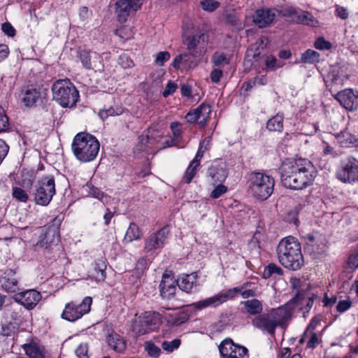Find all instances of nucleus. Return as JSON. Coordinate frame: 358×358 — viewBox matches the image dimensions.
Segmentation results:
<instances>
[{
    "mask_svg": "<svg viewBox=\"0 0 358 358\" xmlns=\"http://www.w3.org/2000/svg\"><path fill=\"white\" fill-rule=\"evenodd\" d=\"M278 171L282 185L295 190L313 185L317 173L312 162L301 158L283 162Z\"/></svg>",
    "mask_w": 358,
    "mask_h": 358,
    "instance_id": "1",
    "label": "nucleus"
},
{
    "mask_svg": "<svg viewBox=\"0 0 358 358\" xmlns=\"http://www.w3.org/2000/svg\"><path fill=\"white\" fill-rule=\"evenodd\" d=\"M289 306V304H285L278 308H272L267 313H262L252 320V325L273 336L277 327H283L291 319L292 313Z\"/></svg>",
    "mask_w": 358,
    "mask_h": 358,
    "instance_id": "2",
    "label": "nucleus"
},
{
    "mask_svg": "<svg viewBox=\"0 0 358 358\" xmlns=\"http://www.w3.org/2000/svg\"><path fill=\"white\" fill-rule=\"evenodd\" d=\"M276 252L279 262L285 268L296 271L304 264L300 243L293 236L282 239L278 245Z\"/></svg>",
    "mask_w": 358,
    "mask_h": 358,
    "instance_id": "3",
    "label": "nucleus"
},
{
    "mask_svg": "<svg viewBox=\"0 0 358 358\" xmlns=\"http://www.w3.org/2000/svg\"><path fill=\"white\" fill-rule=\"evenodd\" d=\"M71 148L76 158L85 163L92 162L96 157L99 152L100 143L92 134L80 132L75 136Z\"/></svg>",
    "mask_w": 358,
    "mask_h": 358,
    "instance_id": "4",
    "label": "nucleus"
},
{
    "mask_svg": "<svg viewBox=\"0 0 358 358\" xmlns=\"http://www.w3.org/2000/svg\"><path fill=\"white\" fill-rule=\"evenodd\" d=\"M248 183L252 195L257 199L265 201L273 192L275 180L264 173L253 172L250 175Z\"/></svg>",
    "mask_w": 358,
    "mask_h": 358,
    "instance_id": "5",
    "label": "nucleus"
},
{
    "mask_svg": "<svg viewBox=\"0 0 358 358\" xmlns=\"http://www.w3.org/2000/svg\"><path fill=\"white\" fill-rule=\"evenodd\" d=\"M54 99L62 107L74 106L79 98V92L69 80H58L52 87Z\"/></svg>",
    "mask_w": 358,
    "mask_h": 358,
    "instance_id": "6",
    "label": "nucleus"
},
{
    "mask_svg": "<svg viewBox=\"0 0 358 358\" xmlns=\"http://www.w3.org/2000/svg\"><path fill=\"white\" fill-rule=\"evenodd\" d=\"M162 322V316L159 313L146 311L134 322L132 331L138 336H143L158 329Z\"/></svg>",
    "mask_w": 358,
    "mask_h": 358,
    "instance_id": "7",
    "label": "nucleus"
},
{
    "mask_svg": "<svg viewBox=\"0 0 358 358\" xmlns=\"http://www.w3.org/2000/svg\"><path fill=\"white\" fill-rule=\"evenodd\" d=\"M56 193L53 176L42 177L37 182L34 193V202L41 206H48Z\"/></svg>",
    "mask_w": 358,
    "mask_h": 358,
    "instance_id": "8",
    "label": "nucleus"
},
{
    "mask_svg": "<svg viewBox=\"0 0 358 358\" xmlns=\"http://www.w3.org/2000/svg\"><path fill=\"white\" fill-rule=\"evenodd\" d=\"M336 178L345 184L358 182V159L352 156H347L341 160L336 172Z\"/></svg>",
    "mask_w": 358,
    "mask_h": 358,
    "instance_id": "9",
    "label": "nucleus"
},
{
    "mask_svg": "<svg viewBox=\"0 0 358 358\" xmlns=\"http://www.w3.org/2000/svg\"><path fill=\"white\" fill-rule=\"evenodd\" d=\"M304 250L313 259L324 255L327 250V241L320 233L308 234L301 236Z\"/></svg>",
    "mask_w": 358,
    "mask_h": 358,
    "instance_id": "10",
    "label": "nucleus"
},
{
    "mask_svg": "<svg viewBox=\"0 0 358 358\" xmlns=\"http://www.w3.org/2000/svg\"><path fill=\"white\" fill-rule=\"evenodd\" d=\"M92 299L86 296L79 304L70 302L66 304L62 313V317L69 322H75L90 311Z\"/></svg>",
    "mask_w": 358,
    "mask_h": 358,
    "instance_id": "11",
    "label": "nucleus"
},
{
    "mask_svg": "<svg viewBox=\"0 0 358 358\" xmlns=\"http://www.w3.org/2000/svg\"><path fill=\"white\" fill-rule=\"evenodd\" d=\"M184 44L194 57H199L206 52L207 36L201 32L188 35L184 39Z\"/></svg>",
    "mask_w": 358,
    "mask_h": 358,
    "instance_id": "12",
    "label": "nucleus"
},
{
    "mask_svg": "<svg viewBox=\"0 0 358 358\" xmlns=\"http://www.w3.org/2000/svg\"><path fill=\"white\" fill-rule=\"evenodd\" d=\"M218 349L222 358H248V349L236 344L229 338L223 340L219 345Z\"/></svg>",
    "mask_w": 358,
    "mask_h": 358,
    "instance_id": "13",
    "label": "nucleus"
},
{
    "mask_svg": "<svg viewBox=\"0 0 358 358\" xmlns=\"http://www.w3.org/2000/svg\"><path fill=\"white\" fill-rule=\"evenodd\" d=\"M316 297L317 296L310 292V290L302 289L299 291L294 297L286 304H289V307L292 314V310L294 308V306H300L301 309L304 310V313H308L313 307L314 300Z\"/></svg>",
    "mask_w": 358,
    "mask_h": 358,
    "instance_id": "14",
    "label": "nucleus"
},
{
    "mask_svg": "<svg viewBox=\"0 0 358 358\" xmlns=\"http://www.w3.org/2000/svg\"><path fill=\"white\" fill-rule=\"evenodd\" d=\"M59 226V222L54 220L53 223L48 225L45 233L41 236L37 246L48 249L52 245H57L60 237Z\"/></svg>",
    "mask_w": 358,
    "mask_h": 358,
    "instance_id": "15",
    "label": "nucleus"
},
{
    "mask_svg": "<svg viewBox=\"0 0 358 358\" xmlns=\"http://www.w3.org/2000/svg\"><path fill=\"white\" fill-rule=\"evenodd\" d=\"M210 113V106L203 103L196 108L190 110L185 115V119L188 123L198 124L200 127L203 128L207 124V120L209 118Z\"/></svg>",
    "mask_w": 358,
    "mask_h": 358,
    "instance_id": "16",
    "label": "nucleus"
},
{
    "mask_svg": "<svg viewBox=\"0 0 358 358\" xmlns=\"http://www.w3.org/2000/svg\"><path fill=\"white\" fill-rule=\"evenodd\" d=\"M142 3L143 0H118L115 3V13L118 21L124 22L131 13L141 8Z\"/></svg>",
    "mask_w": 358,
    "mask_h": 358,
    "instance_id": "17",
    "label": "nucleus"
},
{
    "mask_svg": "<svg viewBox=\"0 0 358 358\" xmlns=\"http://www.w3.org/2000/svg\"><path fill=\"white\" fill-rule=\"evenodd\" d=\"M169 234L167 227H164L157 231L152 234L145 241V246L143 250L145 252L162 248L164 245L165 241Z\"/></svg>",
    "mask_w": 358,
    "mask_h": 358,
    "instance_id": "18",
    "label": "nucleus"
},
{
    "mask_svg": "<svg viewBox=\"0 0 358 358\" xmlns=\"http://www.w3.org/2000/svg\"><path fill=\"white\" fill-rule=\"evenodd\" d=\"M334 98L349 111L358 108V94L352 89H345L333 94Z\"/></svg>",
    "mask_w": 358,
    "mask_h": 358,
    "instance_id": "19",
    "label": "nucleus"
},
{
    "mask_svg": "<svg viewBox=\"0 0 358 358\" xmlns=\"http://www.w3.org/2000/svg\"><path fill=\"white\" fill-rule=\"evenodd\" d=\"M14 299L27 309L31 310L41 299V294L35 289H29L15 294Z\"/></svg>",
    "mask_w": 358,
    "mask_h": 358,
    "instance_id": "20",
    "label": "nucleus"
},
{
    "mask_svg": "<svg viewBox=\"0 0 358 358\" xmlns=\"http://www.w3.org/2000/svg\"><path fill=\"white\" fill-rule=\"evenodd\" d=\"M22 347L29 358H50L45 348L36 340H31Z\"/></svg>",
    "mask_w": 358,
    "mask_h": 358,
    "instance_id": "21",
    "label": "nucleus"
},
{
    "mask_svg": "<svg viewBox=\"0 0 358 358\" xmlns=\"http://www.w3.org/2000/svg\"><path fill=\"white\" fill-rule=\"evenodd\" d=\"M275 13L270 8L257 9L253 15V22L259 28H264L270 25L274 20Z\"/></svg>",
    "mask_w": 358,
    "mask_h": 358,
    "instance_id": "22",
    "label": "nucleus"
},
{
    "mask_svg": "<svg viewBox=\"0 0 358 358\" xmlns=\"http://www.w3.org/2000/svg\"><path fill=\"white\" fill-rule=\"evenodd\" d=\"M207 173L213 184L223 182L228 176L225 164L220 162H213L208 169Z\"/></svg>",
    "mask_w": 358,
    "mask_h": 358,
    "instance_id": "23",
    "label": "nucleus"
},
{
    "mask_svg": "<svg viewBox=\"0 0 358 358\" xmlns=\"http://www.w3.org/2000/svg\"><path fill=\"white\" fill-rule=\"evenodd\" d=\"M176 291V280L167 274H163L159 284L160 296L164 299H172Z\"/></svg>",
    "mask_w": 358,
    "mask_h": 358,
    "instance_id": "24",
    "label": "nucleus"
},
{
    "mask_svg": "<svg viewBox=\"0 0 358 358\" xmlns=\"http://www.w3.org/2000/svg\"><path fill=\"white\" fill-rule=\"evenodd\" d=\"M0 283L6 292H15L19 289L18 280L15 271L13 269H8L3 273L0 278Z\"/></svg>",
    "mask_w": 358,
    "mask_h": 358,
    "instance_id": "25",
    "label": "nucleus"
},
{
    "mask_svg": "<svg viewBox=\"0 0 358 358\" xmlns=\"http://www.w3.org/2000/svg\"><path fill=\"white\" fill-rule=\"evenodd\" d=\"M5 322L14 325L20 323L22 320V308L18 304H10L7 306L3 313Z\"/></svg>",
    "mask_w": 358,
    "mask_h": 358,
    "instance_id": "26",
    "label": "nucleus"
},
{
    "mask_svg": "<svg viewBox=\"0 0 358 358\" xmlns=\"http://www.w3.org/2000/svg\"><path fill=\"white\" fill-rule=\"evenodd\" d=\"M197 278L196 272L182 274L177 280V285L181 290L190 293L192 292V289L196 286Z\"/></svg>",
    "mask_w": 358,
    "mask_h": 358,
    "instance_id": "27",
    "label": "nucleus"
},
{
    "mask_svg": "<svg viewBox=\"0 0 358 358\" xmlns=\"http://www.w3.org/2000/svg\"><path fill=\"white\" fill-rule=\"evenodd\" d=\"M241 304L244 307L245 312L249 315H255L256 317L262 313L263 304L259 299H249L242 301Z\"/></svg>",
    "mask_w": 358,
    "mask_h": 358,
    "instance_id": "28",
    "label": "nucleus"
},
{
    "mask_svg": "<svg viewBox=\"0 0 358 358\" xmlns=\"http://www.w3.org/2000/svg\"><path fill=\"white\" fill-rule=\"evenodd\" d=\"M15 325L8 323L1 324L0 328V343L8 345L13 341L15 335Z\"/></svg>",
    "mask_w": 358,
    "mask_h": 358,
    "instance_id": "29",
    "label": "nucleus"
},
{
    "mask_svg": "<svg viewBox=\"0 0 358 358\" xmlns=\"http://www.w3.org/2000/svg\"><path fill=\"white\" fill-rule=\"evenodd\" d=\"M221 304L222 302L220 301V296L218 294H217L203 300L193 303L191 304V306H192L196 310H202L208 307L216 308Z\"/></svg>",
    "mask_w": 358,
    "mask_h": 358,
    "instance_id": "30",
    "label": "nucleus"
},
{
    "mask_svg": "<svg viewBox=\"0 0 358 358\" xmlns=\"http://www.w3.org/2000/svg\"><path fill=\"white\" fill-rule=\"evenodd\" d=\"M108 345L115 351L122 352L126 349V342L116 333H111L107 337Z\"/></svg>",
    "mask_w": 358,
    "mask_h": 358,
    "instance_id": "31",
    "label": "nucleus"
},
{
    "mask_svg": "<svg viewBox=\"0 0 358 358\" xmlns=\"http://www.w3.org/2000/svg\"><path fill=\"white\" fill-rule=\"evenodd\" d=\"M292 22L308 26H315V24L317 23V21L311 13L304 10L298 11L295 18H292Z\"/></svg>",
    "mask_w": 358,
    "mask_h": 358,
    "instance_id": "32",
    "label": "nucleus"
},
{
    "mask_svg": "<svg viewBox=\"0 0 358 358\" xmlns=\"http://www.w3.org/2000/svg\"><path fill=\"white\" fill-rule=\"evenodd\" d=\"M125 109L120 105L111 106L108 108L106 106L101 109L98 113L99 117L102 120H106L109 117L117 116L122 115Z\"/></svg>",
    "mask_w": 358,
    "mask_h": 358,
    "instance_id": "33",
    "label": "nucleus"
},
{
    "mask_svg": "<svg viewBox=\"0 0 358 358\" xmlns=\"http://www.w3.org/2000/svg\"><path fill=\"white\" fill-rule=\"evenodd\" d=\"M335 137L339 145L343 148H349L357 142L356 137L347 130L341 131Z\"/></svg>",
    "mask_w": 358,
    "mask_h": 358,
    "instance_id": "34",
    "label": "nucleus"
},
{
    "mask_svg": "<svg viewBox=\"0 0 358 358\" xmlns=\"http://www.w3.org/2000/svg\"><path fill=\"white\" fill-rule=\"evenodd\" d=\"M41 97V92L36 88L26 90L23 97V101L26 106H34Z\"/></svg>",
    "mask_w": 358,
    "mask_h": 358,
    "instance_id": "35",
    "label": "nucleus"
},
{
    "mask_svg": "<svg viewBox=\"0 0 358 358\" xmlns=\"http://www.w3.org/2000/svg\"><path fill=\"white\" fill-rule=\"evenodd\" d=\"M266 128L271 131L281 132L283 129V117L279 114L269 119L266 123Z\"/></svg>",
    "mask_w": 358,
    "mask_h": 358,
    "instance_id": "36",
    "label": "nucleus"
},
{
    "mask_svg": "<svg viewBox=\"0 0 358 358\" xmlns=\"http://www.w3.org/2000/svg\"><path fill=\"white\" fill-rule=\"evenodd\" d=\"M142 234L139 230L138 226L131 222L128 227L125 236L124 240L127 242H131L134 240H138L141 238Z\"/></svg>",
    "mask_w": 358,
    "mask_h": 358,
    "instance_id": "37",
    "label": "nucleus"
},
{
    "mask_svg": "<svg viewBox=\"0 0 358 358\" xmlns=\"http://www.w3.org/2000/svg\"><path fill=\"white\" fill-rule=\"evenodd\" d=\"M282 274V269L280 266H277L273 263H271L264 268L262 273V277L264 279H268L273 276H280Z\"/></svg>",
    "mask_w": 358,
    "mask_h": 358,
    "instance_id": "38",
    "label": "nucleus"
},
{
    "mask_svg": "<svg viewBox=\"0 0 358 358\" xmlns=\"http://www.w3.org/2000/svg\"><path fill=\"white\" fill-rule=\"evenodd\" d=\"M12 196L15 201L24 203H27L29 200V196L27 191L20 187H13Z\"/></svg>",
    "mask_w": 358,
    "mask_h": 358,
    "instance_id": "39",
    "label": "nucleus"
},
{
    "mask_svg": "<svg viewBox=\"0 0 358 358\" xmlns=\"http://www.w3.org/2000/svg\"><path fill=\"white\" fill-rule=\"evenodd\" d=\"M106 264L103 260H99L95 262L94 270L95 271L94 278L96 280L103 281L106 278Z\"/></svg>",
    "mask_w": 358,
    "mask_h": 358,
    "instance_id": "40",
    "label": "nucleus"
},
{
    "mask_svg": "<svg viewBox=\"0 0 358 358\" xmlns=\"http://www.w3.org/2000/svg\"><path fill=\"white\" fill-rule=\"evenodd\" d=\"M301 61L306 64L318 62L320 61V54L317 51L308 49L301 55Z\"/></svg>",
    "mask_w": 358,
    "mask_h": 358,
    "instance_id": "41",
    "label": "nucleus"
},
{
    "mask_svg": "<svg viewBox=\"0 0 358 358\" xmlns=\"http://www.w3.org/2000/svg\"><path fill=\"white\" fill-rule=\"evenodd\" d=\"M80 59L83 65V66L87 69H92V55H96L95 52H92L88 50H80L78 52Z\"/></svg>",
    "mask_w": 358,
    "mask_h": 358,
    "instance_id": "42",
    "label": "nucleus"
},
{
    "mask_svg": "<svg viewBox=\"0 0 358 358\" xmlns=\"http://www.w3.org/2000/svg\"><path fill=\"white\" fill-rule=\"evenodd\" d=\"M239 292H241L240 289L238 287H235L231 289H229L225 292H219L217 294L222 304L228 300L234 299Z\"/></svg>",
    "mask_w": 358,
    "mask_h": 358,
    "instance_id": "43",
    "label": "nucleus"
},
{
    "mask_svg": "<svg viewBox=\"0 0 358 358\" xmlns=\"http://www.w3.org/2000/svg\"><path fill=\"white\" fill-rule=\"evenodd\" d=\"M144 349L150 357L154 358L159 357L162 352L161 349L152 341H146L144 344Z\"/></svg>",
    "mask_w": 358,
    "mask_h": 358,
    "instance_id": "44",
    "label": "nucleus"
},
{
    "mask_svg": "<svg viewBox=\"0 0 358 358\" xmlns=\"http://www.w3.org/2000/svg\"><path fill=\"white\" fill-rule=\"evenodd\" d=\"M211 62L215 66H219L229 64L230 59L227 57L225 53L215 52L212 56Z\"/></svg>",
    "mask_w": 358,
    "mask_h": 358,
    "instance_id": "45",
    "label": "nucleus"
},
{
    "mask_svg": "<svg viewBox=\"0 0 358 358\" xmlns=\"http://www.w3.org/2000/svg\"><path fill=\"white\" fill-rule=\"evenodd\" d=\"M338 75L332 72L329 73L327 76V79L326 83V86L331 92V94H334V92H337L338 88L336 87L337 81L338 80Z\"/></svg>",
    "mask_w": 358,
    "mask_h": 358,
    "instance_id": "46",
    "label": "nucleus"
},
{
    "mask_svg": "<svg viewBox=\"0 0 358 358\" xmlns=\"http://www.w3.org/2000/svg\"><path fill=\"white\" fill-rule=\"evenodd\" d=\"M198 167L192 164H189L182 178L185 183H190L198 171Z\"/></svg>",
    "mask_w": 358,
    "mask_h": 358,
    "instance_id": "47",
    "label": "nucleus"
},
{
    "mask_svg": "<svg viewBox=\"0 0 358 358\" xmlns=\"http://www.w3.org/2000/svg\"><path fill=\"white\" fill-rule=\"evenodd\" d=\"M181 343V341L179 338H176L172 341H164L162 343V348L164 350L168 352H172L173 350L178 349Z\"/></svg>",
    "mask_w": 358,
    "mask_h": 358,
    "instance_id": "48",
    "label": "nucleus"
},
{
    "mask_svg": "<svg viewBox=\"0 0 358 358\" xmlns=\"http://www.w3.org/2000/svg\"><path fill=\"white\" fill-rule=\"evenodd\" d=\"M200 4L204 10L213 12L220 6V3L215 0H203Z\"/></svg>",
    "mask_w": 358,
    "mask_h": 358,
    "instance_id": "49",
    "label": "nucleus"
},
{
    "mask_svg": "<svg viewBox=\"0 0 358 358\" xmlns=\"http://www.w3.org/2000/svg\"><path fill=\"white\" fill-rule=\"evenodd\" d=\"M195 58L189 52V53H182L183 69L194 68L197 65V62L193 59Z\"/></svg>",
    "mask_w": 358,
    "mask_h": 358,
    "instance_id": "50",
    "label": "nucleus"
},
{
    "mask_svg": "<svg viewBox=\"0 0 358 358\" xmlns=\"http://www.w3.org/2000/svg\"><path fill=\"white\" fill-rule=\"evenodd\" d=\"M224 19L227 23L233 26H237L240 24V18L234 10L227 12L224 15Z\"/></svg>",
    "mask_w": 358,
    "mask_h": 358,
    "instance_id": "51",
    "label": "nucleus"
},
{
    "mask_svg": "<svg viewBox=\"0 0 358 358\" xmlns=\"http://www.w3.org/2000/svg\"><path fill=\"white\" fill-rule=\"evenodd\" d=\"M9 129L8 117L3 108L0 107V132H4Z\"/></svg>",
    "mask_w": 358,
    "mask_h": 358,
    "instance_id": "52",
    "label": "nucleus"
},
{
    "mask_svg": "<svg viewBox=\"0 0 358 358\" xmlns=\"http://www.w3.org/2000/svg\"><path fill=\"white\" fill-rule=\"evenodd\" d=\"M170 129L172 131L173 138L176 139V141L180 143L182 137L180 124L178 122H171Z\"/></svg>",
    "mask_w": 358,
    "mask_h": 358,
    "instance_id": "53",
    "label": "nucleus"
},
{
    "mask_svg": "<svg viewBox=\"0 0 358 358\" xmlns=\"http://www.w3.org/2000/svg\"><path fill=\"white\" fill-rule=\"evenodd\" d=\"M148 260L145 257L140 258L136 265L135 270L138 275H142L148 267Z\"/></svg>",
    "mask_w": 358,
    "mask_h": 358,
    "instance_id": "54",
    "label": "nucleus"
},
{
    "mask_svg": "<svg viewBox=\"0 0 358 358\" xmlns=\"http://www.w3.org/2000/svg\"><path fill=\"white\" fill-rule=\"evenodd\" d=\"M277 59L273 55H267L265 59V65L266 69L270 71H274L277 67H281V64H276Z\"/></svg>",
    "mask_w": 358,
    "mask_h": 358,
    "instance_id": "55",
    "label": "nucleus"
},
{
    "mask_svg": "<svg viewBox=\"0 0 358 358\" xmlns=\"http://www.w3.org/2000/svg\"><path fill=\"white\" fill-rule=\"evenodd\" d=\"M284 220L288 223L294 224L295 226H298L299 223V220L298 219V212L296 210H291L288 212L285 215Z\"/></svg>",
    "mask_w": 358,
    "mask_h": 358,
    "instance_id": "56",
    "label": "nucleus"
},
{
    "mask_svg": "<svg viewBox=\"0 0 358 358\" xmlns=\"http://www.w3.org/2000/svg\"><path fill=\"white\" fill-rule=\"evenodd\" d=\"M298 10L292 7V6H288L283 8L280 11V15L284 17H291V18H295V16L297 14ZM292 19H291L292 20Z\"/></svg>",
    "mask_w": 358,
    "mask_h": 358,
    "instance_id": "57",
    "label": "nucleus"
},
{
    "mask_svg": "<svg viewBox=\"0 0 358 358\" xmlns=\"http://www.w3.org/2000/svg\"><path fill=\"white\" fill-rule=\"evenodd\" d=\"M171 57V55L167 51H162L157 53L156 58H155V63L158 66H163L164 64V62L168 61Z\"/></svg>",
    "mask_w": 358,
    "mask_h": 358,
    "instance_id": "58",
    "label": "nucleus"
},
{
    "mask_svg": "<svg viewBox=\"0 0 358 358\" xmlns=\"http://www.w3.org/2000/svg\"><path fill=\"white\" fill-rule=\"evenodd\" d=\"M314 46L318 50H330L332 47L330 42L324 40V38L322 37L318 38L315 41Z\"/></svg>",
    "mask_w": 358,
    "mask_h": 358,
    "instance_id": "59",
    "label": "nucleus"
},
{
    "mask_svg": "<svg viewBox=\"0 0 358 358\" xmlns=\"http://www.w3.org/2000/svg\"><path fill=\"white\" fill-rule=\"evenodd\" d=\"M76 354L79 358H90L88 355V345L87 343H81L76 350Z\"/></svg>",
    "mask_w": 358,
    "mask_h": 358,
    "instance_id": "60",
    "label": "nucleus"
},
{
    "mask_svg": "<svg viewBox=\"0 0 358 358\" xmlns=\"http://www.w3.org/2000/svg\"><path fill=\"white\" fill-rule=\"evenodd\" d=\"M227 192V187L222 184L218 185L211 192L210 196L213 199H217Z\"/></svg>",
    "mask_w": 358,
    "mask_h": 358,
    "instance_id": "61",
    "label": "nucleus"
},
{
    "mask_svg": "<svg viewBox=\"0 0 358 358\" xmlns=\"http://www.w3.org/2000/svg\"><path fill=\"white\" fill-rule=\"evenodd\" d=\"M178 88V85L174 82L169 80L166 85L165 90L162 92V95L164 97H167L171 94H173L176 89Z\"/></svg>",
    "mask_w": 358,
    "mask_h": 358,
    "instance_id": "62",
    "label": "nucleus"
},
{
    "mask_svg": "<svg viewBox=\"0 0 358 358\" xmlns=\"http://www.w3.org/2000/svg\"><path fill=\"white\" fill-rule=\"evenodd\" d=\"M352 306L350 299L340 301L336 306V310L341 313L345 312Z\"/></svg>",
    "mask_w": 358,
    "mask_h": 358,
    "instance_id": "63",
    "label": "nucleus"
},
{
    "mask_svg": "<svg viewBox=\"0 0 358 358\" xmlns=\"http://www.w3.org/2000/svg\"><path fill=\"white\" fill-rule=\"evenodd\" d=\"M2 31L8 36L13 37L15 35L16 31L10 22H4L1 24Z\"/></svg>",
    "mask_w": 358,
    "mask_h": 358,
    "instance_id": "64",
    "label": "nucleus"
}]
</instances>
